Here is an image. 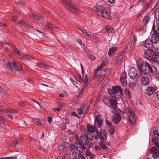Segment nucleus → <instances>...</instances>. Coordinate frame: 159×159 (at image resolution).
Masks as SVG:
<instances>
[{
  "label": "nucleus",
  "mask_w": 159,
  "mask_h": 159,
  "mask_svg": "<svg viewBox=\"0 0 159 159\" xmlns=\"http://www.w3.org/2000/svg\"><path fill=\"white\" fill-rule=\"evenodd\" d=\"M152 30L153 33L151 35V39H146L143 43V47L146 48H152L153 44H157L159 40V25L156 30L155 25H154L152 27Z\"/></svg>",
  "instance_id": "f257e3e1"
},
{
  "label": "nucleus",
  "mask_w": 159,
  "mask_h": 159,
  "mask_svg": "<svg viewBox=\"0 0 159 159\" xmlns=\"http://www.w3.org/2000/svg\"><path fill=\"white\" fill-rule=\"evenodd\" d=\"M86 133L87 132H85L84 134H81L79 138L78 136L76 135L75 138L79 143L87 145L88 147L90 148L92 145V143L89 141H92L93 139V135Z\"/></svg>",
  "instance_id": "f03ea898"
},
{
  "label": "nucleus",
  "mask_w": 159,
  "mask_h": 159,
  "mask_svg": "<svg viewBox=\"0 0 159 159\" xmlns=\"http://www.w3.org/2000/svg\"><path fill=\"white\" fill-rule=\"evenodd\" d=\"M94 10H97V15L99 17L107 20L111 18L110 12L107 9L102 8L101 6L97 5L94 7Z\"/></svg>",
  "instance_id": "7ed1b4c3"
},
{
  "label": "nucleus",
  "mask_w": 159,
  "mask_h": 159,
  "mask_svg": "<svg viewBox=\"0 0 159 159\" xmlns=\"http://www.w3.org/2000/svg\"><path fill=\"white\" fill-rule=\"evenodd\" d=\"M145 68L142 70L140 73L141 75H145L148 76L150 73H153L154 72H156L157 69L153 63L150 64L148 62H144Z\"/></svg>",
  "instance_id": "20e7f679"
},
{
  "label": "nucleus",
  "mask_w": 159,
  "mask_h": 159,
  "mask_svg": "<svg viewBox=\"0 0 159 159\" xmlns=\"http://www.w3.org/2000/svg\"><path fill=\"white\" fill-rule=\"evenodd\" d=\"M112 89H108V91L112 98L118 100L123 96L122 89L119 86H112Z\"/></svg>",
  "instance_id": "39448f33"
},
{
  "label": "nucleus",
  "mask_w": 159,
  "mask_h": 159,
  "mask_svg": "<svg viewBox=\"0 0 159 159\" xmlns=\"http://www.w3.org/2000/svg\"><path fill=\"white\" fill-rule=\"evenodd\" d=\"M103 101L107 106L111 107L110 111L112 113L114 114L116 112L117 102L116 100L106 98L103 99Z\"/></svg>",
  "instance_id": "423d86ee"
},
{
  "label": "nucleus",
  "mask_w": 159,
  "mask_h": 159,
  "mask_svg": "<svg viewBox=\"0 0 159 159\" xmlns=\"http://www.w3.org/2000/svg\"><path fill=\"white\" fill-rule=\"evenodd\" d=\"M107 134L105 131L103 129H100V131H96V135L94 136L95 140L99 139L102 142H104L107 138Z\"/></svg>",
  "instance_id": "0eeeda50"
},
{
  "label": "nucleus",
  "mask_w": 159,
  "mask_h": 159,
  "mask_svg": "<svg viewBox=\"0 0 159 159\" xmlns=\"http://www.w3.org/2000/svg\"><path fill=\"white\" fill-rule=\"evenodd\" d=\"M84 144H82L81 143H75L74 145L71 144L69 146V148L72 150L75 151V148L77 151H79L80 152H82L86 149Z\"/></svg>",
  "instance_id": "6e6552de"
},
{
  "label": "nucleus",
  "mask_w": 159,
  "mask_h": 159,
  "mask_svg": "<svg viewBox=\"0 0 159 159\" xmlns=\"http://www.w3.org/2000/svg\"><path fill=\"white\" fill-rule=\"evenodd\" d=\"M62 3L64 6H65L72 12L76 13H79V10L78 8L74 6L71 5L70 3H67L66 1L63 0Z\"/></svg>",
  "instance_id": "1a4fd4ad"
},
{
  "label": "nucleus",
  "mask_w": 159,
  "mask_h": 159,
  "mask_svg": "<svg viewBox=\"0 0 159 159\" xmlns=\"http://www.w3.org/2000/svg\"><path fill=\"white\" fill-rule=\"evenodd\" d=\"M128 75L130 78L132 80L136 79V80H137L139 78V75L137 74V70L134 67L130 69L128 72Z\"/></svg>",
  "instance_id": "9d476101"
},
{
  "label": "nucleus",
  "mask_w": 159,
  "mask_h": 159,
  "mask_svg": "<svg viewBox=\"0 0 159 159\" xmlns=\"http://www.w3.org/2000/svg\"><path fill=\"white\" fill-rule=\"evenodd\" d=\"M150 151L152 154V157L153 159H159V149L153 147L151 148Z\"/></svg>",
  "instance_id": "9b49d317"
},
{
  "label": "nucleus",
  "mask_w": 159,
  "mask_h": 159,
  "mask_svg": "<svg viewBox=\"0 0 159 159\" xmlns=\"http://www.w3.org/2000/svg\"><path fill=\"white\" fill-rule=\"evenodd\" d=\"M13 20L15 22H17L20 25L25 26L27 28H31L30 25L28 24L25 21L23 20L20 19L19 21H18L17 18L15 16L13 17Z\"/></svg>",
  "instance_id": "f8f14e48"
},
{
  "label": "nucleus",
  "mask_w": 159,
  "mask_h": 159,
  "mask_svg": "<svg viewBox=\"0 0 159 159\" xmlns=\"http://www.w3.org/2000/svg\"><path fill=\"white\" fill-rule=\"evenodd\" d=\"M94 123L98 128L101 127L103 124V121L100 117V115H97L95 116Z\"/></svg>",
  "instance_id": "ddd939ff"
},
{
  "label": "nucleus",
  "mask_w": 159,
  "mask_h": 159,
  "mask_svg": "<svg viewBox=\"0 0 159 159\" xmlns=\"http://www.w3.org/2000/svg\"><path fill=\"white\" fill-rule=\"evenodd\" d=\"M88 130L85 132H87V134L88 133L89 134L92 135H93V138L94 137V135L93 134L94 132H96L97 130V129L95 128V126H92L91 125L89 124L87 125Z\"/></svg>",
  "instance_id": "4468645a"
},
{
  "label": "nucleus",
  "mask_w": 159,
  "mask_h": 159,
  "mask_svg": "<svg viewBox=\"0 0 159 159\" xmlns=\"http://www.w3.org/2000/svg\"><path fill=\"white\" fill-rule=\"evenodd\" d=\"M137 64L139 69V72L140 74L143 69H144L145 67L144 66V62L141 59H138L137 60Z\"/></svg>",
  "instance_id": "2eb2a0df"
},
{
  "label": "nucleus",
  "mask_w": 159,
  "mask_h": 159,
  "mask_svg": "<svg viewBox=\"0 0 159 159\" xmlns=\"http://www.w3.org/2000/svg\"><path fill=\"white\" fill-rule=\"evenodd\" d=\"M142 77L141 79V84L143 86L148 85L150 82L149 79L148 78V76L145 75H142Z\"/></svg>",
  "instance_id": "dca6fc26"
},
{
  "label": "nucleus",
  "mask_w": 159,
  "mask_h": 159,
  "mask_svg": "<svg viewBox=\"0 0 159 159\" xmlns=\"http://www.w3.org/2000/svg\"><path fill=\"white\" fill-rule=\"evenodd\" d=\"M126 74L125 72H123L121 73L120 80L122 85L124 86L127 85L126 81Z\"/></svg>",
  "instance_id": "f3484780"
},
{
  "label": "nucleus",
  "mask_w": 159,
  "mask_h": 159,
  "mask_svg": "<svg viewBox=\"0 0 159 159\" xmlns=\"http://www.w3.org/2000/svg\"><path fill=\"white\" fill-rule=\"evenodd\" d=\"M121 119V116L118 113L114 115L113 117L112 121L115 125L118 124L120 121Z\"/></svg>",
  "instance_id": "a211bd4d"
},
{
  "label": "nucleus",
  "mask_w": 159,
  "mask_h": 159,
  "mask_svg": "<svg viewBox=\"0 0 159 159\" xmlns=\"http://www.w3.org/2000/svg\"><path fill=\"white\" fill-rule=\"evenodd\" d=\"M155 89L152 87L148 86L146 90V93L148 95H152L153 93L155 92Z\"/></svg>",
  "instance_id": "6ab92c4d"
},
{
  "label": "nucleus",
  "mask_w": 159,
  "mask_h": 159,
  "mask_svg": "<svg viewBox=\"0 0 159 159\" xmlns=\"http://www.w3.org/2000/svg\"><path fill=\"white\" fill-rule=\"evenodd\" d=\"M13 66V70L17 71H21L22 70V68L21 64L17 62H14L12 64Z\"/></svg>",
  "instance_id": "aec40b11"
},
{
  "label": "nucleus",
  "mask_w": 159,
  "mask_h": 159,
  "mask_svg": "<svg viewBox=\"0 0 159 159\" xmlns=\"http://www.w3.org/2000/svg\"><path fill=\"white\" fill-rule=\"evenodd\" d=\"M105 66V64L104 63H102L101 65H100L99 67H98L95 70L94 73V76H97L100 75V72H99L101 70H102V68L104 67Z\"/></svg>",
  "instance_id": "412c9836"
},
{
  "label": "nucleus",
  "mask_w": 159,
  "mask_h": 159,
  "mask_svg": "<svg viewBox=\"0 0 159 159\" xmlns=\"http://www.w3.org/2000/svg\"><path fill=\"white\" fill-rule=\"evenodd\" d=\"M117 48L113 46L109 49L108 52V55L109 56H111L112 55L114 56L115 54L116 50H117Z\"/></svg>",
  "instance_id": "4be33fe9"
},
{
  "label": "nucleus",
  "mask_w": 159,
  "mask_h": 159,
  "mask_svg": "<svg viewBox=\"0 0 159 159\" xmlns=\"http://www.w3.org/2000/svg\"><path fill=\"white\" fill-rule=\"evenodd\" d=\"M29 16L35 19H37L38 20H43L44 17L41 16V15H34L33 13L29 14Z\"/></svg>",
  "instance_id": "5701e85b"
},
{
  "label": "nucleus",
  "mask_w": 159,
  "mask_h": 159,
  "mask_svg": "<svg viewBox=\"0 0 159 159\" xmlns=\"http://www.w3.org/2000/svg\"><path fill=\"white\" fill-rule=\"evenodd\" d=\"M99 72H100V75H98L97 76H100L102 78V80H103L104 77L107 74V70L106 69H103L102 70H101V71Z\"/></svg>",
  "instance_id": "b1692460"
},
{
  "label": "nucleus",
  "mask_w": 159,
  "mask_h": 159,
  "mask_svg": "<svg viewBox=\"0 0 159 159\" xmlns=\"http://www.w3.org/2000/svg\"><path fill=\"white\" fill-rule=\"evenodd\" d=\"M152 141L156 147L157 148L159 149V139L157 138L153 137L152 139Z\"/></svg>",
  "instance_id": "393cba45"
},
{
  "label": "nucleus",
  "mask_w": 159,
  "mask_h": 159,
  "mask_svg": "<svg viewBox=\"0 0 159 159\" xmlns=\"http://www.w3.org/2000/svg\"><path fill=\"white\" fill-rule=\"evenodd\" d=\"M32 122L37 125H44L45 124L44 120H40L38 119H36L34 120H33Z\"/></svg>",
  "instance_id": "a878e982"
},
{
  "label": "nucleus",
  "mask_w": 159,
  "mask_h": 159,
  "mask_svg": "<svg viewBox=\"0 0 159 159\" xmlns=\"http://www.w3.org/2000/svg\"><path fill=\"white\" fill-rule=\"evenodd\" d=\"M135 115H130L129 117V122L133 124H135L136 123V118Z\"/></svg>",
  "instance_id": "bb28decb"
},
{
  "label": "nucleus",
  "mask_w": 159,
  "mask_h": 159,
  "mask_svg": "<svg viewBox=\"0 0 159 159\" xmlns=\"http://www.w3.org/2000/svg\"><path fill=\"white\" fill-rule=\"evenodd\" d=\"M153 54L154 52L151 49L146 50L144 51V54L149 57H151Z\"/></svg>",
  "instance_id": "cd10ccee"
},
{
  "label": "nucleus",
  "mask_w": 159,
  "mask_h": 159,
  "mask_svg": "<svg viewBox=\"0 0 159 159\" xmlns=\"http://www.w3.org/2000/svg\"><path fill=\"white\" fill-rule=\"evenodd\" d=\"M150 17L149 16H145L142 20V23L144 25H146L149 22Z\"/></svg>",
  "instance_id": "c85d7f7f"
},
{
  "label": "nucleus",
  "mask_w": 159,
  "mask_h": 159,
  "mask_svg": "<svg viewBox=\"0 0 159 159\" xmlns=\"http://www.w3.org/2000/svg\"><path fill=\"white\" fill-rule=\"evenodd\" d=\"M20 57L24 60H31L32 58L31 56L23 54H22Z\"/></svg>",
  "instance_id": "c756f323"
},
{
  "label": "nucleus",
  "mask_w": 159,
  "mask_h": 159,
  "mask_svg": "<svg viewBox=\"0 0 159 159\" xmlns=\"http://www.w3.org/2000/svg\"><path fill=\"white\" fill-rule=\"evenodd\" d=\"M124 92L127 98H129L131 97L130 92L127 89H125L124 90Z\"/></svg>",
  "instance_id": "7c9ffc66"
},
{
  "label": "nucleus",
  "mask_w": 159,
  "mask_h": 159,
  "mask_svg": "<svg viewBox=\"0 0 159 159\" xmlns=\"http://www.w3.org/2000/svg\"><path fill=\"white\" fill-rule=\"evenodd\" d=\"M85 107L84 105H82L80 108L78 109L77 112L79 115H82L84 113L83 110H84Z\"/></svg>",
  "instance_id": "2f4dec72"
},
{
  "label": "nucleus",
  "mask_w": 159,
  "mask_h": 159,
  "mask_svg": "<svg viewBox=\"0 0 159 159\" xmlns=\"http://www.w3.org/2000/svg\"><path fill=\"white\" fill-rule=\"evenodd\" d=\"M4 61H5L4 64L9 69V70H13V66H12L11 63L7 62L5 60H4Z\"/></svg>",
  "instance_id": "473e14b6"
},
{
  "label": "nucleus",
  "mask_w": 159,
  "mask_h": 159,
  "mask_svg": "<svg viewBox=\"0 0 159 159\" xmlns=\"http://www.w3.org/2000/svg\"><path fill=\"white\" fill-rule=\"evenodd\" d=\"M11 47L13 50L18 55H19L20 57L22 54L20 50H19L15 46L11 45Z\"/></svg>",
  "instance_id": "72a5a7b5"
},
{
  "label": "nucleus",
  "mask_w": 159,
  "mask_h": 159,
  "mask_svg": "<svg viewBox=\"0 0 159 159\" xmlns=\"http://www.w3.org/2000/svg\"><path fill=\"white\" fill-rule=\"evenodd\" d=\"M43 25L52 30L53 26L52 25L51 23H49L47 22L44 23Z\"/></svg>",
  "instance_id": "f704fd0d"
},
{
  "label": "nucleus",
  "mask_w": 159,
  "mask_h": 159,
  "mask_svg": "<svg viewBox=\"0 0 159 159\" xmlns=\"http://www.w3.org/2000/svg\"><path fill=\"white\" fill-rule=\"evenodd\" d=\"M84 84H87L88 82V78L87 74H85L84 78L82 80Z\"/></svg>",
  "instance_id": "c9c22d12"
},
{
  "label": "nucleus",
  "mask_w": 159,
  "mask_h": 159,
  "mask_svg": "<svg viewBox=\"0 0 159 159\" xmlns=\"http://www.w3.org/2000/svg\"><path fill=\"white\" fill-rule=\"evenodd\" d=\"M108 131L110 133V134L112 135L115 132V129L114 127L113 126H110L109 127Z\"/></svg>",
  "instance_id": "e433bc0d"
},
{
  "label": "nucleus",
  "mask_w": 159,
  "mask_h": 159,
  "mask_svg": "<svg viewBox=\"0 0 159 159\" xmlns=\"http://www.w3.org/2000/svg\"><path fill=\"white\" fill-rule=\"evenodd\" d=\"M7 112L12 114H14L17 113L18 111L12 109H7Z\"/></svg>",
  "instance_id": "4c0bfd02"
},
{
  "label": "nucleus",
  "mask_w": 159,
  "mask_h": 159,
  "mask_svg": "<svg viewBox=\"0 0 159 159\" xmlns=\"http://www.w3.org/2000/svg\"><path fill=\"white\" fill-rule=\"evenodd\" d=\"M103 142L101 141L99 143L100 146L103 149L106 150L107 149V148Z\"/></svg>",
  "instance_id": "58836bf2"
},
{
  "label": "nucleus",
  "mask_w": 159,
  "mask_h": 159,
  "mask_svg": "<svg viewBox=\"0 0 159 159\" xmlns=\"http://www.w3.org/2000/svg\"><path fill=\"white\" fill-rule=\"evenodd\" d=\"M88 37L96 42L98 40V38L93 35H91L89 34Z\"/></svg>",
  "instance_id": "ea45409f"
},
{
  "label": "nucleus",
  "mask_w": 159,
  "mask_h": 159,
  "mask_svg": "<svg viewBox=\"0 0 159 159\" xmlns=\"http://www.w3.org/2000/svg\"><path fill=\"white\" fill-rule=\"evenodd\" d=\"M151 4V1H149L146 2L144 6V7L146 9H147L150 5Z\"/></svg>",
  "instance_id": "a19ab883"
},
{
  "label": "nucleus",
  "mask_w": 159,
  "mask_h": 159,
  "mask_svg": "<svg viewBox=\"0 0 159 159\" xmlns=\"http://www.w3.org/2000/svg\"><path fill=\"white\" fill-rule=\"evenodd\" d=\"M151 60L152 61L156 62L157 63H159V60L158 59V58L156 57L155 56L154 57H152L151 58Z\"/></svg>",
  "instance_id": "79ce46f5"
},
{
  "label": "nucleus",
  "mask_w": 159,
  "mask_h": 159,
  "mask_svg": "<svg viewBox=\"0 0 159 159\" xmlns=\"http://www.w3.org/2000/svg\"><path fill=\"white\" fill-rule=\"evenodd\" d=\"M0 120L1 121H2V122L3 124H5L7 122V120L4 119V117L1 114H0Z\"/></svg>",
  "instance_id": "37998d69"
},
{
  "label": "nucleus",
  "mask_w": 159,
  "mask_h": 159,
  "mask_svg": "<svg viewBox=\"0 0 159 159\" xmlns=\"http://www.w3.org/2000/svg\"><path fill=\"white\" fill-rule=\"evenodd\" d=\"M153 133L155 136L154 138H157L159 139V134L157 131L154 130L153 131Z\"/></svg>",
  "instance_id": "c03bdc74"
},
{
  "label": "nucleus",
  "mask_w": 159,
  "mask_h": 159,
  "mask_svg": "<svg viewBox=\"0 0 159 159\" xmlns=\"http://www.w3.org/2000/svg\"><path fill=\"white\" fill-rule=\"evenodd\" d=\"M128 112L130 114V115H135V114L133 110L130 108H129L127 109Z\"/></svg>",
  "instance_id": "a18cd8bd"
},
{
  "label": "nucleus",
  "mask_w": 159,
  "mask_h": 159,
  "mask_svg": "<svg viewBox=\"0 0 159 159\" xmlns=\"http://www.w3.org/2000/svg\"><path fill=\"white\" fill-rule=\"evenodd\" d=\"M20 142V139H17L14 141L13 142L14 145L16 146L17 145L19 144Z\"/></svg>",
  "instance_id": "49530a36"
},
{
  "label": "nucleus",
  "mask_w": 159,
  "mask_h": 159,
  "mask_svg": "<svg viewBox=\"0 0 159 159\" xmlns=\"http://www.w3.org/2000/svg\"><path fill=\"white\" fill-rule=\"evenodd\" d=\"M17 159V157L16 156H13L11 157H2L0 158V159Z\"/></svg>",
  "instance_id": "de8ad7c7"
},
{
  "label": "nucleus",
  "mask_w": 159,
  "mask_h": 159,
  "mask_svg": "<svg viewBox=\"0 0 159 159\" xmlns=\"http://www.w3.org/2000/svg\"><path fill=\"white\" fill-rule=\"evenodd\" d=\"M154 9L156 11L159 10V2H158L156 4L154 7Z\"/></svg>",
  "instance_id": "09e8293b"
},
{
  "label": "nucleus",
  "mask_w": 159,
  "mask_h": 159,
  "mask_svg": "<svg viewBox=\"0 0 159 159\" xmlns=\"http://www.w3.org/2000/svg\"><path fill=\"white\" fill-rule=\"evenodd\" d=\"M89 106H88L86 107L85 110L84 109V110H83V111H84V114L85 115L87 114L89 112Z\"/></svg>",
  "instance_id": "8fccbe9b"
},
{
  "label": "nucleus",
  "mask_w": 159,
  "mask_h": 159,
  "mask_svg": "<svg viewBox=\"0 0 159 159\" xmlns=\"http://www.w3.org/2000/svg\"><path fill=\"white\" fill-rule=\"evenodd\" d=\"M52 30L55 31H58L60 29L57 27L53 25Z\"/></svg>",
  "instance_id": "3c124183"
},
{
  "label": "nucleus",
  "mask_w": 159,
  "mask_h": 159,
  "mask_svg": "<svg viewBox=\"0 0 159 159\" xmlns=\"http://www.w3.org/2000/svg\"><path fill=\"white\" fill-rule=\"evenodd\" d=\"M80 30L83 34L87 36H88L89 33L87 32L85 30L83 29Z\"/></svg>",
  "instance_id": "603ef678"
},
{
  "label": "nucleus",
  "mask_w": 159,
  "mask_h": 159,
  "mask_svg": "<svg viewBox=\"0 0 159 159\" xmlns=\"http://www.w3.org/2000/svg\"><path fill=\"white\" fill-rule=\"evenodd\" d=\"M73 84L77 88H78L79 86H80V84L79 83L77 82L76 81H74L73 83Z\"/></svg>",
  "instance_id": "864d4df0"
},
{
  "label": "nucleus",
  "mask_w": 159,
  "mask_h": 159,
  "mask_svg": "<svg viewBox=\"0 0 159 159\" xmlns=\"http://www.w3.org/2000/svg\"><path fill=\"white\" fill-rule=\"evenodd\" d=\"M106 124L110 127L112 125L111 123L108 120H106Z\"/></svg>",
  "instance_id": "5fc2aeb1"
},
{
  "label": "nucleus",
  "mask_w": 159,
  "mask_h": 159,
  "mask_svg": "<svg viewBox=\"0 0 159 159\" xmlns=\"http://www.w3.org/2000/svg\"><path fill=\"white\" fill-rule=\"evenodd\" d=\"M91 153L90 152V150L89 149H86V154L87 156H89L90 154H91Z\"/></svg>",
  "instance_id": "6e6d98bb"
},
{
  "label": "nucleus",
  "mask_w": 159,
  "mask_h": 159,
  "mask_svg": "<svg viewBox=\"0 0 159 159\" xmlns=\"http://www.w3.org/2000/svg\"><path fill=\"white\" fill-rule=\"evenodd\" d=\"M58 106L61 107L62 109L64 107V106L63 105L62 103L61 102H59L58 103Z\"/></svg>",
  "instance_id": "4d7b16f0"
},
{
  "label": "nucleus",
  "mask_w": 159,
  "mask_h": 159,
  "mask_svg": "<svg viewBox=\"0 0 159 159\" xmlns=\"http://www.w3.org/2000/svg\"><path fill=\"white\" fill-rule=\"evenodd\" d=\"M0 92L1 93H2L3 94H5L6 93V91L2 88L1 87H0Z\"/></svg>",
  "instance_id": "13d9d810"
},
{
  "label": "nucleus",
  "mask_w": 159,
  "mask_h": 159,
  "mask_svg": "<svg viewBox=\"0 0 159 159\" xmlns=\"http://www.w3.org/2000/svg\"><path fill=\"white\" fill-rule=\"evenodd\" d=\"M37 66H38L39 67H44V66H45V65H43L41 63H38L37 64Z\"/></svg>",
  "instance_id": "bf43d9fd"
},
{
  "label": "nucleus",
  "mask_w": 159,
  "mask_h": 159,
  "mask_svg": "<svg viewBox=\"0 0 159 159\" xmlns=\"http://www.w3.org/2000/svg\"><path fill=\"white\" fill-rule=\"evenodd\" d=\"M8 44V45H11H11L9 43L7 42H5V43H2L1 45V47L2 48H3V47H4V45Z\"/></svg>",
  "instance_id": "052dcab7"
},
{
  "label": "nucleus",
  "mask_w": 159,
  "mask_h": 159,
  "mask_svg": "<svg viewBox=\"0 0 159 159\" xmlns=\"http://www.w3.org/2000/svg\"><path fill=\"white\" fill-rule=\"evenodd\" d=\"M111 28H109L107 29L108 28H107V31L109 33H113L114 32L113 30L111 27Z\"/></svg>",
  "instance_id": "680f3d73"
},
{
  "label": "nucleus",
  "mask_w": 159,
  "mask_h": 159,
  "mask_svg": "<svg viewBox=\"0 0 159 159\" xmlns=\"http://www.w3.org/2000/svg\"><path fill=\"white\" fill-rule=\"evenodd\" d=\"M89 57L90 58L91 60H95L96 59L95 57L91 55H89Z\"/></svg>",
  "instance_id": "e2e57ef3"
},
{
  "label": "nucleus",
  "mask_w": 159,
  "mask_h": 159,
  "mask_svg": "<svg viewBox=\"0 0 159 159\" xmlns=\"http://www.w3.org/2000/svg\"><path fill=\"white\" fill-rule=\"evenodd\" d=\"M123 56L122 54H120L119 55L118 58L120 60V61H121L123 59Z\"/></svg>",
  "instance_id": "0e129e2a"
},
{
  "label": "nucleus",
  "mask_w": 159,
  "mask_h": 159,
  "mask_svg": "<svg viewBox=\"0 0 159 159\" xmlns=\"http://www.w3.org/2000/svg\"><path fill=\"white\" fill-rule=\"evenodd\" d=\"M48 122L50 123L52 121V117H48Z\"/></svg>",
  "instance_id": "69168bd1"
},
{
  "label": "nucleus",
  "mask_w": 159,
  "mask_h": 159,
  "mask_svg": "<svg viewBox=\"0 0 159 159\" xmlns=\"http://www.w3.org/2000/svg\"><path fill=\"white\" fill-rule=\"evenodd\" d=\"M77 42L80 45L82 44V42L80 39H78L77 40Z\"/></svg>",
  "instance_id": "338daca9"
},
{
  "label": "nucleus",
  "mask_w": 159,
  "mask_h": 159,
  "mask_svg": "<svg viewBox=\"0 0 159 159\" xmlns=\"http://www.w3.org/2000/svg\"><path fill=\"white\" fill-rule=\"evenodd\" d=\"M156 96L157 99L159 101V91L156 93Z\"/></svg>",
  "instance_id": "774afa93"
}]
</instances>
